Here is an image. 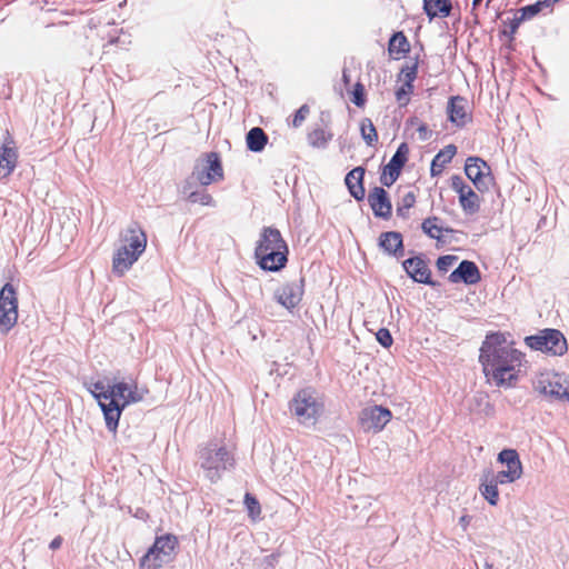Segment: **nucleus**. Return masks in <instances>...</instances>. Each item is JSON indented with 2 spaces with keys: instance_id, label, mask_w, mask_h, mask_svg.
I'll return each instance as SVG.
<instances>
[{
  "instance_id": "f257e3e1",
  "label": "nucleus",
  "mask_w": 569,
  "mask_h": 569,
  "mask_svg": "<svg viewBox=\"0 0 569 569\" xmlns=\"http://www.w3.org/2000/svg\"><path fill=\"white\" fill-rule=\"evenodd\" d=\"M525 361V353L508 342L506 333L489 332L479 349V362L488 381L497 387H513L519 380V372Z\"/></svg>"
},
{
  "instance_id": "f03ea898",
  "label": "nucleus",
  "mask_w": 569,
  "mask_h": 569,
  "mask_svg": "<svg viewBox=\"0 0 569 569\" xmlns=\"http://www.w3.org/2000/svg\"><path fill=\"white\" fill-rule=\"evenodd\" d=\"M289 248L276 227H263L254 248L257 264L264 271L278 272L288 263Z\"/></svg>"
},
{
  "instance_id": "7ed1b4c3",
  "label": "nucleus",
  "mask_w": 569,
  "mask_h": 569,
  "mask_svg": "<svg viewBox=\"0 0 569 569\" xmlns=\"http://www.w3.org/2000/svg\"><path fill=\"white\" fill-rule=\"evenodd\" d=\"M197 465L204 477L212 483L219 481L226 471L236 466L233 453L223 445L216 441L202 443L197 450Z\"/></svg>"
},
{
  "instance_id": "20e7f679",
  "label": "nucleus",
  "mask_w": 569,
  "mask_h": 569,
  "mask_svg": "<svg viewBox=\"0 0 569 569\" xmlns=\"http://www.w3.org/2000/svg\"><path fill=\"white\" fill-rule=\"evenodd\" d=\"M107 393L103 396L107 402L101 403V410L108 430L116 432L122 410L130 403L141 401L142 396L138 392L137 385L132 388L127 382L108 385Z\"/></svg>"
},
{
  "instance_id": "39448f33",
  "label": "nucleus",
  "mask_w": 569,
  "mask_h": 569,
  "mask_svg": "<svg viewBox=\"0 0 569 569\" xmlns=\"http://www.w3.org/2000/svg\"><path fill=\"white\" fill-rule=\"evenodd\" d=\"M289 409L300 423L313 425L323 412V402L313 388H305L291 399Z\"/></svg>"
},
{
  "instance_id": "423d86ee",
  "label": "nucleus",
  "mask_w": 569,
  "mask_h": 569,
  "mask_svg": "<svg viewBox=\"0 0 569 569\" xmlns=\"http://www.w3.org/2000/svg\"><path fill=\"white\" fill-rule=\"evenodd\" d=\"M178 546V538L174 535L166 533L157 537L148 552L141 558L140 567L142 569H159L171 562L174 559Z\"/></svg>"
},
{
  "instance_id": "0eeeda50",
  "label": "nucleus",
  "mask_w": 569,
  "mask_h": 569,
  "mask_svg": "<svg viewBox=\"0 0 569 569\" xmlns=\"http://www.w3.org/2000/svg\"><path fill=\"white\" fill-rule=\"evenodd\" d=\"M223 179V169L220 156L217 152H208L200 157L193 167L187 184L199 183L201 187L209 186Z\"/></svg>"
},
{
  "instance_id": "6e6552de",
  "label": "nucleus",
  "mask_w": 569,
  "mask_h": 569,
  "mask_svg": "<svg viewBox=\"0 0 569 569\" xmlns=\"http://www.w3.org/2000/svg\"><path fill=\"white\" fill-rule=\"evenodd\" d=\"M525 343L532 350L552 356H562L568 350L567 340L558 329H543L538 335L528 336Z\"/></svg>"
},
{
  "instance_id": "1a4fd4ad",
  "label": "nucleus",
  "mask_w": 569,
  "mask_h": 569,
  "mask_svg": "<svg viewBox=\"0 0 569 569\" xmlns=\"http://www.w3.org/2000/svg\"><path fill=\"white\" fill-rule=\"evenodd\" d=\"M18 319L17 291L10 282L0 290V328L8 332Z\"/></svg>"
},
{
  "instance_id": "9d476101",
  "label": "nucleus",
  "mask_w": 569,
  "mask_h": 569,
  "mask_svg": "<svg viewBox=\"0 0 569 569\" xmlns=\"http://www.w3.org/2000/svg\"><path fill=\"white\" fill-rule=\"evenodd\" d=\"M497 461L505 465L506 469L495 472L493 477L501 485L512 483L522 476V463L516 449H503L498 453Z\"/></svg>"
},
{
  "instance_id": "9b49d317",
  "label": "nucleus",
  "mask_w": 569,
  "mask_h": 569,
  "mask_svg": "<svg viewBox=\"0 0 569 569\" xmlns=\"http://www.w3.org/2000/svg\"><path fill=\"white\" fill-rule=\"evenodd\" d=\"M391 411L382 406L373 405L361 410L359 423L363 431L378 433L391 420Z\"/></svg>"
},
{
  "instance_id": "f8f14e48",
  "label": "nucleus",
  "mask_w": 569,
  "mask_h": 569,
  "mask_svg": "<svg viewBox=\"0 0 569 569\" xmlns=\"http://www.w3.org/2000/svg\"><path fill=\"white\" fill-rule=\"evenodd\" d=\"M303 292L305 278L300 277L298 280L289 281L278 288L274 291L273 298L279 305L291 311L302 300Z\"/></svg>"
},
{
  "instance_id": "ddd939ff",
  "label": "nucleus",
  "mask_w": 569,
  "mask_h": 569,
  "mask_svg": "<svg viewBox=\"0 0 569 569\" xmlns=\"http://www.w3.org/2000/svg\"><path fill=\"white\" fill-rule=\"evenodd\" d=\"M402 268L406 273L417 283H423L432 288L440 286L438 281L432 280L431 270L422 254L408 258L402 261Z\"/></svg>"
},
{
  "instance_id": "4468645a",
  "label": "nucleus",
  "mask_w": 569,
  "mask_h": 569,
  "mask_svg": "<svg viewBox=\"0 0 569 569\" xmlns=\"http://www.w3.org/2000/svg\"><path fill=\"white\" fill-rule=\"evenodd\" d=\"M409 154L408 144H399L397 151L385 166L380 176V182L385 187H391L399 178L402 168L405 167Z\"/></svg>"
},
{
  "instance_id": "2eb2a0df",
  "label": "nucleus",
  "mask_w": 569,
  "mask_h": 569,
  "mask_svg": "<svg viewBox=\"0 0 569 569\" xmlns=\"http://www.w3.org/2000/svg\"><path fill=\"white\" fill-rule=\"evenodd\" d=\"M448 120L458 128L472 121L469 101L462 96H451L447 103Z\"/></svg>"
},
{
  "instance_id": "dca6fc26",
  "label": "nucleus",
  "mask_w": 569,
  "mask_h": 569,
  "mask_svg": "<svg viewBox=\"0 0 569 569\" xmlns=\"http://www.w3.org/2000/svg\"><path fill=\"white\" fill-rule=\"evenodd\" d=\"M120 247L128 248L129 251L141 256L147 246V236L137 221H131L129 226L120 233Z\"/></svg>"
},
{
  "instance_id": "f3484780",
  "label": "nucleus",
  "mask_w": 569,
  "mask_h": 569,
  "mask_svg": "<svg viewBox=\"0 0 569 569\" xmlns=\"http://www.w3.org/2000/svg\"><path fill=\"white\" fill-rule=\"evenodd\" d=\"M368 203L376 218L388 220L392 216V203L388 192L382 187H373L367 197Z\"/></svg>"
},
{
  "instance_id": "a211bd4d",
  "label": "nucleus",
  "mask_w": 569,
  "mask_h": 569,
  "mask_svg": "<svg viewBox=\"0 0 569 569\" xmlns=\"http://www.w3.org/2000/svg\"><path fill=\"white\" fill-rule=\"evenodd\" d=\"M448 280L451 283L476 284L481 280V273L478 266L470 260H462L459 266L449 274Z\"/></svg>"
},
{
  "instance_id": "6ab92c4d",
  "label": "nucleus",
  "mask_w": 569,
  "mask_h": 569,
  "mask_svg": "<svg viewBox=\"0 0 569 569\" xmlns=\"http://www.w3.org/2000/svg\"><path fill=\"white\" fill-rule=\"evenodd\" d=\"M535 390L552 399L569 401V391L558 380H551L549 375H541L537 379Z\"/></svg>"
},
{
  "instance_id": "aec40b11",
  "label": "nucleus",
  "mask_w": 569,
  "mask_h": 569,
  "mask_svg": "<svg viewBox=\"0 0 569 569\" xmlns=\"http://www.w3.org/2000/svg\"><path fill=\"white\" fill-rule=\"evenodd\" d=\"M378 246L385 253L397 259L405 256L403 238L398 231L381 232L378 239Z\"/></svg>"
},
{
  "instance_id": "412c9836",
  "label": "nucleus",
  "mask_w": 569,
  "mask_h": 569,
  "mask_svg": "<svg viewBox=\"0 0 569 569\" xmlns=\"http://www.w3.org/2000/svg\"><path fill=\"white\" fill-rule=\"evenodd\" d=\"M331 114L329 111H321L318 121L312 126L311 131L308 133L309 142H329L333 139V133L330 130Z\"/></svg>"
},
{
  "instance_id": "4be33fe9",
  "label": "nucleus",
  "mask_w": 569,
  "mask_h": 569,
  "mask_svg": "<svg viewBox=\"0 0 569 569\" xmlns=\"http://www.w3.org/2000/svg\"><path fill=\"white\" fill-rule=\"evenodd\" d=\"M365 173V167L358 166L350 170L345 178V183L350 196L357 201H362L366 197V190L363 186Z\"/></svg>"
},
{
  "instance_id": "5701e85b",
  "label": "nucleus",
  "mask_w": 569,
  "mask_h": 569,
  "mask_svg": "<svg viewBox=\"0 0 569 569\" xmlns=\"http://www.w3.org/2000/svg\"><path fill=\"white\" fill-rule=\"evenodd\" d=\"M499 485L501 483L493 477V470L487 469L483 471L479 490L490 506H497L499 502Z\"/></svg>"
},
{
  "instance_id": "b1692460",
  "label": "nucleus",
  "mask_w": 569,
  "mask_h": 569,
  "mask_svg": "<svg viewBox=\"0 0 569 569\" xmlns=\"http://www.w3.org/2000/svg\"><path fill=\"white\" fill-rule=\"evenodd\" d=\"M19 153L17 148L0 144V180L8 179L16 170Z\"/></svg>"
},
{
  "instance_id": "393cba45",
  "label": "nucleus",
  "mask_w": 569,
  "mask_h": 569,
  "mask_svg": "<svg viewBox=\"0 0 569 569\" xmlns=\"http://www.w3.org/2000/svg\"><path fill=\"white\" fill-rule=\"evenodd\" d=\"M139 254L129 251L126 247H119L113 254L112 271L117 276H123L131 266L139 259Z\"/></svg>"
},
{
  "instance_id": "a878e982",
  "label": "nucleus",
  "mask_w": 569,
  "mask_h": 569,
  "mask_svg": "<svg viewBox=\"0 0 569 569\" xmlns=\"http://www.w3.org/2000/svg\"><path fill=\"white\" fill-rule=\"evenodd\" d=\"M457 152L456 144H446L445 149L440 150L431 161L430 173L437 177L442 173L445 167L451 161Z\"/></svg>"
},
{
  "instance_id": "bb28decb",
  "label": "nucleus",
  "mask_w": 569,
  "mask_h": 569,
  "mask_svg": "<svg viewBox=\"0 0 569 569\" xmlns=\"http://www.w3.org/2000/svg\"><path fill=\"white\" fill-rule=\"evenodd\" d=\"M451 9V0H423V10L430 20L436 17H448Z\"/></svg>"
},
{
  "instance_id": "cd10ccee",
  "label": "nucleus",
  "mask_w": 569,
  "mask_h": 569,
  "mask_svg": "<svg viewBox=\"0 0 569 569\" xmlns=\"http://www.w3.org/2000/svg\"><path fill=\"white\" fill-rule=\"evenodd\" d=\"M410 51V43L402 31L395 32L388 42V52L392 59Z\"/></svg>"
},
{
  "instance_id": "c85d7f7f",
  "label": "nucleus",
  "mask_w": 569,
  "mask_h": 569,
  "mask_svg": "<svg viewBox=\"0 0 569 569\" xmlns=\"http://www.w3.org/2000/svg\"><path fill=\"white\" fill-rule=\"evenodd\" d=\"M192 184L183 186L182 193L186 196L187 201L190 203H199L202 206L214 207L216 202L210 193H208L204 189L191 190Z\"/></svg>"
},
{
  "instance_id": "c756f323",
  "label": "nucleus",
  "mask_w": 569,
  "mask_h": 569,
  "mask_svg": "<svg viewBox=\"0 0 569 569\" xmlns=\"http://www.w3.org/2000/svg\"><path fill=\"white\" fill-rule=\"evenodd\" d=\"M459 202L467 214H475L480 210V198L470 186L459 194Z\"/></svg>"
},
{
  "instance_id": "7c9ffc66",
  "label": "nucleus",
  "mask_w": 569,
  "mask_h": 569,
  "mask_svg": "<svg viewBox=\"0 0 569 569\" xmlns=\"http://www.w3.org/2000/svg\"><path fill=\"white\" fill-rule=\"evenodd\" d=\"M486 171H490V167L486 161L478 157H469L466 161L465 173L471 181H475Z\"/></svg>"
},
{
  "instance_id": "2f4dec72",
  "label": "nucleus",
  "mask_w": 569,
  "mask_h": 569,
  "mask_svg": "<svg viewBox=\"0 0 569 569\" xmlns=\"http://www.w3.org/2000/svg\"><path fill=\"white\" fill-rule=\"evenodd\" d=\"M439 221L438 217H429L423 220L421 224L422 231L431 239L439 240L441 237V232H448L451 233L453 230L451 228H442L436 224V222Z\"/></svg>"
},
{
  "instance_id": "473e14b6",
  "label": "nucleus",
  "mask_w": 569,
  "mask_h": 569,
  "mask_svg": "<svg viewBox=\"0 0 569 569\" xmlns=\"http://www.w3.org/2000/svg\"><path fill=\"white\" fill-rule=\"evenodd\" d=\"M419 68V58L418 56L415 58V61L411 66L406 64L400 69L398 74V80L406 82V87L409 88L410 84H413L417 79Z\"/></svg>"
},
{
  "instance_id": "72a5a7b5",
  "label": "nucleus",
  "mask_w": 569,
  "mask_h": 569,
  "mask_svg": "<svg viewBox=\"0 0 569 569\" xmlns=\"http://www.w3.org/2000/svg\"><path fill=\"white\" fill-rule=\"evenodd\" d=\"M360 132L365 142H377V130L370 119L365 118L360 122Z\"/></svg>"
},
{
  "instance_id": "f704fd0d",
  "label": "nucleus",
  "mask_w": 569,
  "mask_h": 569,
  "mask_svg": "<svg viewBox=\"0 0 569 569\" xmlns=\"http://www.w3.org/2000/svg\"><path fill=\"white\" fill-rule=\"evenodd\" d=\"M243 502L248 510V515L251 519L256 520L257 518L260 517L261 507H260L258 499L253 495H251L250 492H247L244 495Z\"/></svg>"
},
{
  "instance_id": "c9c22d12",
  "label": "nucleus",
  "mask_w": 569,
  "mask_h": 569,
  "mask_svg": "<svg viewBox=\"0 0 569 569\" xmlns=\"http://www.w3.org/2000/svg\"><path fill=\"white\" fill-rule=\"evenodd\" d=\"M472 182L480 192L488 191L490 187L495 184V180L490 171H486Z\"/></svg>"
},
{
  "instance_id": "e433bc0d",
  "label": "nucleus",
  "mask_w": 569,
  "mask_h": 569,
  "mask_svg": "<svg viewBox=\"0 0 569 569\" xmlns=\"http://www.w3.org/2000/svg\"><path fill=\"white\" fill-rule=\"evenodd\" d=\"M542 10L543 9H542L541 4L539 3V1L531 3V4H527L519 9L520 20L526 21V20L532 19L538 13H540Z\"/></svg>"
},
{
  "instance_id": "4c0bfd02",
  "label": "nucleus",
  "mask_w": 569,
  "mask_h": 569,
  "mask_svg": "<svg viewBox=\"0 0 569 569\" xmlns=\"http://www.w3.org/2000/svg\"><path fill=\"white\" fill-rule=\"evenodd\" d=\"M310 113V108L308 104H302L293 114V118L291 121L288 122L289 126L293 128H299L303 121L307 119V117Z\"/></svg>"
},
{
  "instance_id": "58836bf2",
  "label": "nucleus",
  "mask_w": 569,
  "mask_h": 569,
  "mask_svg": "<svg viewBox=\"0 0 569 569\" xmlns=\"http://www.w3.org/2000/svg\"><path fill=\"white\" fill-rule=\"evenodd\" d=\"M413 84H410L409 88L406 87V82L402 83L399 88H397L395 96L397 101L401 106H406L409 102V96L413 92Z\"/></svg>"
},
{
  "instance_id": "ea45409f",
  "label": "nucleus",
  "mask_w": 569,
  "mask_h": 569,
  "mask_svg": "<svg viewBox=\"0 0 569 569\" xmlns=\"http://www.w3.org/2000/svg\"><path fill=\"white\" fill-rule=\"evenodd\" d=\"M246 142H268V136L260 127H253L246 134Z\"/></svg>"
},
{
  "instance_id": "a19ab883",
  "label": "nucleus",
  "mask_w": 569,
  "mask_h": 569,
  "mask_svg": "<svg viewBox=\"0 0 569 569\" xmlns=\"http://www.w3.org/2000/svg\"><path fill=\"white\" fill-rule=\"evenodd\" d=\"M93 389H90V392L92 396L98 400L99 406L101 407V403L107 402L104 400L103 396H107L108 385L106 386L102 381H97L92 385Z\"/></svg>"
},
{
  "instance_id": "79ce46f5",
  "label": "nucleus",
  "mask_w": 569,
  "mask_h": 569,
  "mask_svg": "<svg viewBox=\"0 0 569 569\" xmlns=\"http://www.w3.org/2000/svg\"><path fill=\"white\" fill-rule=\"evenodd\" d=\"M352 98H351V101L357 106V107H362L366 102V94H365V87L362 83L360 82H357L355 86H353V90H352Z\"/></svg>"
},
{
  "instance_id": "37998d69",
  "label": "nucleus",
  "mask_w": 569,
  "mask_h": 569,
  "mask_svg": "<svg viewBox=\"0 0 569 569\" xmlns=\"http://www.w3.org/2000/svg\"><path fill=\"white\" fill-rule=\"evenodd\" d=\"M457 260L458 257L453 254L440 256L437 259L436 266L440 272H447Z\"/></svg>"
},
{
  "instance_id": "c03bdc74",
  "label": "nucleus",
  "mask_w": 569,
  "mask_h": 569,
  "mask_svg": "<svg viewBox=\"0 0 569 569\" xmlns=\"http://www.w3.org/2000/svg\"><path fill=\"white\" fill-rule=\"evenodd\" d=\"M376 339L385 348H389L393 342L392 336L387 328H380L376 333Z\"/></svg>"
},
{
  "instance_id": "a18cd8bd",
  "label": "nucleus",
  "mask_w": 569,
  "mask_h": 569,
  "mask_svg": "<svg viewBox=\"0 0 569 569\" xmlns=\"http://www.w3.org/2000/svg\"><path fill=\"white\" fill-rule=\"evenodd\" d=\"M525 20H520V16H515L508 23V29L502 31V34L509 39H513V34L517 32L519 26Z\"/></svg>"
},
{
  "instance_id": "49530a36",
  "label": "nucleus",
  "mask_w": 569,
  "mask_h": 569,
  "mask_svg": "<svg viewBox=\"0 0 569 569\" xmlns=\"http://www.w3.org/2000/svg\"><path fill=\"white\" fill-rule=\"evenodd\" d=\"M416 203V194L412 190L406 192L397 204L402 206L403 208L411 209Z\"/></svg>"
},
{
  "instance_id": "de8ad7c7",
  "label": "nucleus",
  "mask_w": 569,
  "mask_h": 569,
  "mask_svg": "<svg viewBox=\"0 0 569 569\" xmlns=\"http://www.w3.org/2000/svg\"><path fill=\"white\" fill-rule=\"evenodd\" d=\"M468 186L469 184H467L460 176L456 174L451 177V188L458 193V196L463 192Z\"/></svg>"
},
{
  "instance_id": "09e8293b",
  "label": "nucleus",
  "mask_w": 569,
  "mask_h": 569,
  "mask_svg": "<svg viewBox=\"0 0 569 569\" xmlns=\"http://www.w3.org/2000/svg\"><path fill=\"white\" fill-rule=\"evenodd\" d=\"M418 139L419 140H428L431 138L432 131L425 123H419L417 127Z\"/></svg>"
},
{
  "instance_id": "8fccbe9b",
  "label": "nucleus",
  "mask_w": 569,
  "mask_h": 569,
  "mask_svg": "<svg viewBox=\"0 0 569 569\" xmlns=\"http://www.w3.org/2000/svg\"><path fill=\"white\" fill-rule=\"evenodd\" d=\"M62 541H63L62 537L58 536L54 539H52V541L49 545V548L51 550L59 549L61 547V545H62Z\"/></svg>"
},
{
  "instance_id": "3c124183",
  "label": "nucleus",
  "mask_w": 569,
  "mask_h": 569,
  "mask_svg": "<svg viewBox=\"0 0 569 569\" xmlns=\"http://www.w3.org/2000/svg\"><path fill=\"white\" fill-rule=\"evenodd\" d=\"M409 209L403 208L402 206L397 204V214L402 219H407L409 217Z\"/></svg>"
},
{
  "instance_id": "603ef678",
  "label": "nucleus",
  "mask_w": 569,
  "mask_h": 569,
  "mask_svg": "<svg viewBox=\"0 0 569 569\" xmlns=\"http://www.w3.org/2000/svg\"><path fill=\"white\" fill-rule=\"evenodd\" d=\"M0 142H4V143L13 142V138L11 137V134H10L8 129H6L3 131L2 139H0Z\"/></svg>"
},
{
  "instance_id": "864d4df0",
  "label": "nucleus",
  "mask_w": 569,
  "mask_h": 569,
  "mask_svg": "<svg viewBox=\"0 0 569 569\" xmlns=\"http://www.w3.org/2000/svg\"><path fill=\"white\" fill-rule=\"evenodd\" d=\"M248 150L252 152H261L263 151L266 144H247Z\"/></svg>"
},
{
  "instance_id": "5fc2aeb1",
  "label": "nucleus",
  "mask_w": 569,
  "mask_h": 569,
  "mask_svg": "<svg viewBox=\"0 0 569 569\" xmlns=\"http://www.w3.org/2000/svg\"><path fill=\"white\" fill-rule=\"evenodd\" d=\"M482 2V0H473L472 1V10H471V14L473 16V20L475 22L477 23L478 22V16L475 13V10L478 6H480V3Z\"/></svg>"
},
{
  "instance_id": "6e6d98bb",
  "label": "nucleus",
  "mask_w": 569,
  "mask_h": 569,
  "mask_svg": "<svg viewBox=\"0 0 569 569\" xmlns=\"http://www.w3.org/2000/svg\"><path fill=\"white\" fill-rule=\"evenodd\" d=\"M485 413L487 416H490L493 413V406L488 401L486 400V405H485Z\"/></svg>"
},
{
  "instance_id": "4d7b16f0",
  "label": "nucleus",
  "mask_w": 569,
  "mask_h": 569,
  "mask_svg": "<svg viewBox=\"0 0 569 569\" xmlns=\"http://www.w3.org/2000/svg\"><path fill=\"white\" fill-rule=\"evenodd\" d=\"M137 518L139 519H144L146 517H148L146 510L139 508L134 515Z\"/></svg>"
},
{
  "instance_id": "13d9d810",
  "label": "nucleus",
  "mask_w": 569,
  "mask_h": 569,
  "mask_svg": "<svg viewBox=\"0 0 569 569\" xmlns=\"http://www.w3.org/2000/svg\"><path fill=\"white\" fill-rule=\"evenodd\" d=\"M463 527L468 525L467 516H462L459 521Z\"/></svg>"
},
{
  "instance_id": "bf43d9fd",
  "label": "nucleus",
  "mask_w": 569,
  "mask_h": 569,
  "mask_svg": "<svg viewBox=\"0 0 569 569\" xmlns=\"http://www.w3.org/2000/svg\"><path fill=\"white\" fill-rule=\"evenodd\" d=\"M353 144H349L347 149L345 147L341 148V152H349Z\"/></svg>"
},
{
  "instance_id": "052dcab7",
  "label": "nucleus",
  "mask_w": 569,
  "mask_h": 569,
  "mask_svg": "<svg viewBox=\"0 0 569 569\" xmlns=\"http://www.w3.org/2000/svg\"><path fill=\"white\" fill-rule=\"evenodd\" d=\"M485 569H493V566L489 562L485 563Z\"/></svg>"
},
{
  "instance_id": "680f3d73",
  "label": "nucleus",
  "mask_w": 569,
  "mask_h": 569,
  "mask_svg": "<svg viewBox=\"0 0 569 569\" xmlns=\"http://www.w3.org/2000/svg\"><path fill=\"white\" fill-rule=\"evenodd\" d=\"M342 77H343V80H345L346 82H347V81H349V79H348V77H347V73H346V71H343V74H342Z\"/></svg>"
}]
</instances>
